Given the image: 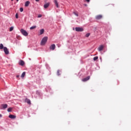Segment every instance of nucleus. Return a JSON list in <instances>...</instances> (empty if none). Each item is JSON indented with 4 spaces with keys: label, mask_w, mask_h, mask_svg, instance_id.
<instances>
[{
    "label": "nucleus",
    "mask_w": 131,
    "mask_h": 131,
    "mask_svg": "<svg viewBox=\"0 0 131 131\" xmlns=\"http://www.w3.org/2000/svg\"><path fill=\"white\" fill-rule=\"evenodd\" d=\"M16 37L18 39H19V37H20V36H17Z\"/></svg>",
    "instance_id": "nucleus-31"
},
{
    "label": "nucleus",
    "mask_w": 131,
    "mask_h": 131,
    "mask_svg": "<svg viewBox=\"0 0 131 131\" xmlns=\"http://www.w3.org/2000/svg\"><path fill=\"white\" fill-rule=\"evenodd\" d=\"M12 2H13V1H14V0H11Z\"/></svg>",
    "instance_id": "nucleus-35"
},
{
    "label": "nucleus",
    "mask_w": 131,
    "mask_h": 131,
    "mask_svg": "<svg viewBox=\"0 0 131 131\" xmlns=\"http://www.w3.org/2000/svg\"><path fill=\"white\" fill-rule=\"evenodd\" d=\"M26 102H27V103L29 104H31V102L30 101V100H29L28 99H26Z\"/></svg>",
    "instance_id": "nucleus-16"
},
{
    "label": "nucleus",
    "mask_w": 131,
    "mask_h": 131,
    "mask_svg": "<svg viewBox=\"0 0 131 131\" xmlns=\"http://www.w3.org/2000/svg\"><path fill=\"white\" fill-rule=\"evenodd\" d=\"M54 3L57 8H59V4H58V1L57 0H54Z\"/></svg>",
    "instance_id": "nucleus-10"
},
{
    "label": "nucleus",
    "mask_w": 131,
    "mask_h": 131,
    "mask_svg": "<svg viewBox=\"0 0 131 131\" xmlns=\"http://www.w3.org/2000/svg\"><path fill=\"white\" fill-rule=\"evenodd\" d=\"M95 18L97 20H100V19H102V18H103V15H97L95 17Z\"/></svg>",
    "instance_id": "nucleus-7"
},
{
    "label": "nucleus",
    "mask_w": 131,
    "mask_h": 131,
    "mask_svg": "<svg viewBox=\"0 0 131 131\" xmlns=\"http://www.w3.org/2000/svg\"><path fill=\"white\" fill-rule=\"evenodd\" d=\"M57 74L59 76V75H61V74H60V70H57Z\"/></svg>",
    "instance_id": "nucleus-22"
},
{
    "label": "nucleus",
    "mask_w": 131,
    "mask_h": 131,
    "mask_svg": "<svg viewBox=\"0 0 131 131\" xmlns=\"http://www.w3.org/2000/svg\"><path fill=\"white\" fill-rule=\"evenodd\" d=\"M4 45H3V43H1L0 44V50H3V49H4Z\"/></svg>",
    "instance_id": "nucleus-17"
},
{
    "label": "nucleus",
    "mask_w": 131,
    "mask_h": 131,
    "mask_svg": "<svg viewBox=\"0 0 131 131\" xmlns=\"http://www.w3.org/2000/svg\"><path fill=\"white\" fill-rule=\"evenodd\" d=\"M19 11H20V12H23V11H24L23 8H20L19 9Z\"/></svg>",
    "instance_id": "nucleus-25"
},
{
    "label": "nucleus",
    "mask_w": 131,
    "mask_h": 131,
    "mask_svg": "<svg viewBox=\"0 0 131 131\" xmlns=\"http://www.w3.org/2000/svg\"><path fill=\"white\" fill-rule=\"evenodd\" d=\"M45 32V30L43 29H42L40 30V35H41V34H43V33Z\"/></svg>",
    "instance_id": "nucleus-15"
},
{
    "label": "nucleus",
    "mask_w": 131,
    "mask_h": 131,
    "mask_svg": "<svg viewBox=\"0 0 131 131\" xmlns=\"http://www.w3.org/2000/svg\"><path fill=\"white\" fill-rule=\"evenodd\" d=\"M74 14L76 15V16H78V14L76 12H74Z\"/></svg>",
    "instance_id": "nucleus-28"
},
{
    "label": "nucleus",
    "mask_w": 131,
    "mask_h": 131,
    "mask_svg": "<svg viewBox=\"0 0 131 131\" xmlns=\"http://www.w3.org/2000/svg\"><path fill=\"white\" fill-rule=\"evenodd\" d=\"M90 78H91V77L90 76H88L86 78H84L83 79H82V81H88V80H89L90 79Z\"/></svg>",
    "instance_id": "nucleus-9"
},
{
    "label": "nucleus",
    "mask_w": 131,
    "mask_h": 131,
    "mask_svg": "<svg viewBox=\"0 0 131 131\" xmlns=\"http://www.w3.org/2000/svg\"><path fill=\"white\" fill-rule=\"evenodd\" d=\"M47 41H48V37H44L41 41V46H45L47 43Z\"/></svg>",
    "instance_id": "nucleus-1"
},
{
    "label": "nucleus",
    "mask_w": 131,
    "mask_h": 131,
    "mask_svg": "<svg viewBox=\"0 0 131 131\" xmlns=\"http://www.w3.org/2000/svg\"><path fill=\"white\" fill-rule=\"evenodd\" d=\"M87 3H90V0H85Z\"/></svg>",
    "instance_id": "nucleus-30"
},
{
    "label": "nucleus",
    "mask_w": 131,
    "mask_h": 131,
    "mask_svg": "<svg viewBox=\"0 0 131 131\" xmlns=\"http://www.w3.org/2000/svg\"><path fill=\"white\" fill-rule=\"evenodd\" d=\"M4 51L5 52V54H6V55H9V50L7 47L4 48Z\"/></svg>",
    "instance_id": "nucleus-4"
},
{
    "label": "nucleus",
    "mask_w": 131,
    "mask_h": 131,
    "mask_svg": "<svg viewBox=\"0 0 131 131\" xmlns=\"http://www.w3.org/2000/svg\"><path fill=\"white\" fill-rule=\"evenodd\" d=\"M6 108H8V104H2L1 107L0 109H6Z\"/></svg>",
    "instance_id": "nucleus-5"
},
{
    "label": "nucleus",
    "mask_w": 131,
    "mask_h": 131,
    "mask_svg": "<svg viewBox=\"0 0 131 131\" xmlns=\"http://www.w3.org/2000/svg\"><path fill=\"white\" fill-rule=\"evenodd\" d=\"M3 117V115L2 114H0V118Z\"/></svg>",
    "instance_id": "nucleus-32"
},
{
    "label": "nucleus",
    "mask_w": 131,
    "mask_h": 131,
    "mask_svg": "<svg viewBox=\"0 0 131 131\" xmlns=\"http://www.w3.org/2000/svg\"><path fill=\"white\" fill-rule=\"evenodd\" d=\"M16 2H19V0H16Z\"/></svg>",
    "instance_id": "nucleus-34"
},
{
    "label": "nucleus",
    "mask_w": 131,
    "mask_h": 131,
    "mask_svg": "<svg viewBox=\"0 0 131 131\" xmlns=\"http://www.w3.org/2000/svg\"><path fill=\"white\" fill-rule=\"evenodd\" d=\"M103 49H104V46L101 45L99 47H98V50L99 52H101V51H102Z\"/></svg>",
    "instance_id": "nucleus-8"
},
{
    "label": "nucleus",
    "mask_w": 131,
    "mask_h": 131,
    "mask_svg": "<svg viewBox=\"0 0 131 131\" xmlns=\"http://www.w3.org/2000/svg\"><path fill=\"white\" fill-rule=\"evenodd\" d=\"M19 77H20V75H16V78H19Z\"/></svg>",
    "instance_id": "nucleus-29"
},
{
    "label": "nucleus",
    "mask_w": 131,
    "mask_h": 131,
    "mask_svg": "<svg viewBox=\"0 0 131 131\" xmlns=\"http://www.w3.org/2000/svg\"><path fill=\"white\" fill-rule=\"evenodd\" d=\"M35 2H39V0H35Z\"/></svg>",
    "instance_id": "nucleus-33"
},
{
    "label": "nucleus",
    "mask_w": 131,
    "mask_h": 131,
    "mask_svg": "<svg viewBox=\"0 0 131 131\" xmlns=\"http://www.w3.org/2000/svg\"><path fill=\"white\" fill-rule=\"evenodd\" d=\"M90 35H91V34L88 33L85 35L86 37H89V36H90Z\"/></svg>",
    "instance_id": "nucleus-23"
},
{
    "label": "nucleus",
    "mask_w": 131,
    "mask_h": 131,
    "mask_svg": "<svg viewBox=\"0 0 131 131\" xmlns=\"http://www.w3.org/2000/svg\"><path fill=\"white\" fill-rule=\"evenodd\" d=\"M30 4V2L27 1L25 2V7H28V6H29Z\"/></svg>",
    "instance_id": "nucleus-13"
},
{
    "label": "nucleus",
    "mask_w": 131,
    "mask_h": 131,
    "mask_svg": "<svg viewBox=\"0 0 131 131\" xmlns=\"http://www.w3.org/2000/svg\"><path fill=\"white\" fill-rule=\"evenodd\" d=\"M24 64H25V63L23 60H20L19 62V64L20 65V66H24Z\"/></svg>",
    "instance_id": "nucleus-14"
},
{
    "label": "nucleus",
    "mask_w": 131,
    "mask_h": 131,
    "mask_svg": "<svg viewBox=\"0 0 131 131\" xmlns=\"http://www.w3.org/2000/svg\"><path fill=\"white\" fill-rule=\"evenodd\" d=\"M35 28H36V26H34L30 27V29H31V30H32V29H35Z\"/></svg>",
    "instance_id": "nucleus-18"
},
{
    "label": "nucleus",
    "mask_w": 131,
    "mask_h": 131,
    "mask_svg": "<svg viewBox=\"0 0 131 131\" xmlns=\"http://www.w3.org/2000/svg\"><path fill=\"white\" fill-rule=\"evenodd\" d=\"M12 107H9L8 108L7 111L8 112H12Z\"/></svg>",
    "instance_id": "nucleus-21"
},
{
    "label": "nucleus",
    "mask_w": 131,
    "mask_h": 131,
    "mask_svg": "<svg viewBox=\"0 0 131 131\" xmlns=\"http://www.w3.org/2000/svg\"><path fill=\"white\" fill-rule=\"evenodd\" d=\"M56 49V45L55 44H53L50 47V50H52V51H54Z\"/></svg>",
    "instance_id": "nucleus-6"
},
{
    "label": "nucleus",
    "mask_w": 131,
    "mask_h": 131,
    "mask_svg": "<svg viewBox=\"0 0 131 131\" xmlns=\"http://www.w3.org/2000/svg\"><path fill=\"white\" fill-rule=\"evenodd\" d=\"M41 17H42V15H41V14H39L38 16V18H41Z\"/></svg>",
    "instance_id": "nucleus-26"
},
{
    "label": "nucleus",
    "mask_w": 131,
    "mask_h": 131,
    "mask_svg": "<svg viewBox=\"0 0 131 131\" xmlns=\"http://www.w3.org/2000/svg\"><path fill=\"white\" fill-rule=\"evenodd\" d=\"M14 29V28L13 27H11L10 28V31H13V30Z\"/></svg>",
    "instance_id": "nucleus-24"
},
{
    "label": "nucleus",
    "mask_w": 131,
    "mask_h": 131,
    "mask_svg": "<svg viewBox=\"0 0 131 131\" xmlns=\"http://www.w3.org/2000/svg\"><path fill=\"white\" fill-rule=\"evenodd\" d=\"M15 18L16 19H18V13H16V14H15Z\"/></svg>",
    "instance_id": "nucleus-27"
},
{
    "label": "nucleus",
    "mask_w": 131,
    "mask_h": 131,
    "mask_svg": "<svg viewBox=\"0 0 131 131\" xmlns=\"http://www.w3.org/2000/svg\"><path fill=\"white\" fill-rule=\"evenodd\" d=\"M25 74H26L25 72H24L22 73L21 75V77H22V78H23L25 76Z\"/></svg>",
    "instance_id": "nucleus-19"
},
{
    "label": "nucleus",
    "mask_w": 131,
    "mask_h": 131,
    "mask_svg": "<svg viewBox=\"0 0 131 131\" xmlns=\"http://www.w3.org/2000/svg\"><path fill=\"white\" fill-rule=\"evenodd\" d=\"M9 118H11V119H15L16 118V116L13 115H10L9 116Z\"/></svg>",
    "instance_id": "nucleus-11"
},
{
    "label": "nucleus",
    "mask_w": 131,
    "mask_h": 131,
    "mask_svg": "<svg viewBox=\"0 0 131 131\" xmlns=\"http://www.w3.org/2000/svg\"><path fill=\"white\" fill-rule=\"evenodd\" d=\"M98 59H99V57L98 56H96L93 58L94 61H97V60H98Z\"/></svg>",
    "instance_id": "nucleus-20"
},
{
    "label": "nucleus",
    "mask_w": 131,
    "mask_h": 131,
    "mask_svg": "<svg viewBox=\"0 0 131 131\" xmlns=\"http://www.w3.org/2000/svg\"><path fill=\"white\" fill-rule=\"evenodd\" d=\"M50 6V4L49 3L45 4L44 5V9H47L48 8H49V6Z\"/></svg>",
    "instance_id": "nucleus-12"
},
{
    "label": "nucleus",
    "mask_w": 131,
    "mask_h": 131,
    "mask_svg": "<svg viewBox=\"0 0 131 131\" xmlns=\"http://www.w3.org/2000/svg\"><path fill=\"white\" fill-rule=\"evenodd\" d=\"M75 30L78 32H81L82 31H83V28L80 27H76L75 28Z\"/></svg>",
    "instance_id": "nucleus-3"
},
{
    "label": "nucleus",
    "mask_w": 131,
    "mask_h": 131,
    "mask_svg": "<svg viewBox=\"0 0 131 131\" xmlns=\"http://www.w3.org/2000/svg\"><path fill=\"white\" fill-rule=\"evenodd\" d=\"M20 32L25 36H27V35H28V33L26 31H25V30H24V29H21L20 30Z\"/></svg>",
    "instance_id": "nucleus-2"
}]
</instances>
